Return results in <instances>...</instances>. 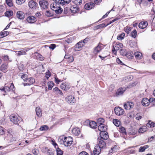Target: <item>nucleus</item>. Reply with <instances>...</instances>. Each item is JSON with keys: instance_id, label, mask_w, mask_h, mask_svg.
I'll use <instances>...</instances> for the list:
<instances>
[{"instance_id": "obj_12", "label": "nucleus", "mask_w": 155, "mask_h": 155, "mask_svg": "<svg viewBox=\"0 0 155 155\" xmlns=\"http://www.w3.org/2000/svg\"><path fill=\"white\" fill-rule=\"evenodd\" d=\"M134 104L133 102H128L124 104V107L126 110H130L133 107Z\"/></svg>"}, {"instance_id": "obj_37", "label": "nucleus", "mask_w": 155, "mask_h": 155, "mask_svg": "<svg viewBox=\"0 0 155 155\" xmlns=\"http://www.w3.org/2000/svg\"><path fill=\"white\" fill-rule=\"evenodd\" d=\"M149 146L148 145H145L143 147H141L139 148V152H144L146 149L148 148Z\"/></svg>"}, {"instance_id": "obj_41", "label": "nucleus", "mask_w": 155, "mask_h": 155, "mask_svg": "<svg viewBox=\"0 0 155 155\" xmlns=\"http://www.w3.org/2000/svg\"><path fill=\"white\" fill-rule=\"evenodd\" d=\"M119 131L123 134H126L127 133L126 132V130L124 127H121L119 128Z\"/></svg>"}, {"instance_id": "obj_47", "label": "nucleus", "mask_w": 155, "mask_h": 155, "mask_svg": "<svg viewBox=\"0 0 155 155\" xmlns=\"http://www.w3.org/2000/svg\"><path fill=\"white\" fill-rule=\"evenodd\" d=\"M32 152L35 155H38L39 153V150L36 148H34L32 150Z\"/></svg>"}, {"instance_id": "obj_31", "label": "nucleus", "mask_w": 155, "mask_h": 155, "mask_svg": "<svg viewBox=\"0 0 155 155\" xmlns=\"http://www.w3.org/2000/svg\"><path fill=\"white\" fill-rule=\"evenodd\" d=\"M113 122L114 124L117 127L119 126L121 124L120 122L118 119H114Z\"/></svg>"}, {"instance_id": "obj_58", "label": "nucleus", "mask_w": 155, "mask_h": 155, "mask_svg": "<svg viewBox=\"0 0 155 155\" xmlns=\"http://www.w3.org/2000/svg\"><path fill=\"white\" fill-rule=\"evenodd\" d=\"M38 56L39 57L38 59L39 60L42 61L44 60V58L40 54H38Z\"/></svg>"}, {"instance_id": "obj_42", "label": "nucleus", "mask_w": 155, "mask_h": 155, "mask_svg": "<svg viewBox=\"0 0 155 155\" xmlns=\"http://www.w3.org/2000/svg\"><path fill=\"white\" fill-rule=\"evenodd\" d=\"M124 36L125 34L122 33L117 36V39L118 40H121L124 39Z\"/></svg>"}, {"instance_id": "obj_7", "label": "nucleus", "mask_w": 155, "mask_h": 155, "mask_svg": "<svg viewBox=\"0 0 155 155\" xmlns=\"http://www.w3.org/2000/svg\"><path fill=\"white\" fill-rule=\"evenodd\" d=\"M10 119L11 121L15 124H18L19 121L18 117L14 114L11 115L10 116Z\"/></svg>"}, {"instance_id": "obj_34", "label": "nucleus", "mask_w": 155, "mask_h": 155, "mask_svg": "<svg viewBox=\"0 0 155 155\" xmlns=\"http://www.w3.org/2000/svg\"><path fill=\"white\" fill-rule=\"evenodd\" d=\"M48 90H51L53 87L54 85V83H53V81H51L48 83Z\"/></svg>"}, {"instance_id": "obj_62", "label": "nucleus", "mask_w": 155, "mask_h": 155, "mask_svg": "<svg viewBox=\"0 0 155 155\" xmlns=\"http://www.w3.org/2000/svg\"><path fill=\"white\" fill-rule=\"evenodd\" d=\"M56 47V45L54 44H51L49 46L50 48L52 50L54 49Z\"/></svg>"}, {"instance_id": "obj_15", "label": "nucleus", "mask_w": 155, "mask_h": 155, "mask_svg": "<svg viewBox=\"0 0 155 155\" xmlns=\"http://www.w3.org/2000/svg\"><path fill=\"white\" fill-rule=\"evenodd\" d=\"M62 89L64 91H67L70 88V86L67 83H62L61 85Z\"/></svg>"}, {"instance_id": "obj_27", "label": "nucleus", "mask_w": 155, "mask_h": 155, "mask_svg": "<svg viewBox=\"0 0 155 155\" xmlns=\"http://www.w3.org/2000/svg\"><path fill=\"white\" fill-rule=\"evenodd\" d=\"M27 50L25 49L23 50L18 51L17 53L18 55L20 56L21 55H24L26 54V53L27 51Z\"/></svg>"}, {"instance_id": "obj_22", "label": "nucleus", "mask_w": 155, "mask_h": 155, "mask_svg": "<svg viewBox=\"0 0 155 155\" xmlns=\"http://www.w3.org/2000/svg\"><path fill=\"white\" fill-rule=\"evenodd\" d=\"M106 125L104 124H99L98 129L101 132H102L106 131Z\"/></svg>"}, {"instance_id": "obj_39", "label": "nucleus", "mask_w": 155, "mask_h": 155, "mask_svg": "<svg viewBox=\"0 0 155 155\" xmlns=\"http://www.w3.org/2000/svg\"><path fill=\"white\" fill-rule=\"evenodd\" d=\"M127 52L126 49H121L120 51V54L123 56H125Z\"/></svg>"}, {"instance_id": "obj_51", "label": "nucleus", "mask_w": 155, "mask_h": 155, "mask_svg": "<svg viewBox=\"0 0 155 155\" xmlns=\"http://www.w3.org/2000/svg\"><path fill=\"white\" fill-rule=\"evenodd\" d=\"M149 103H150L153 105L155 104V98L153 97L150 98L149 99Z\"/></svg>"}, {"instance_id": "obj_29", "label": "nucleus", "mask_w": 155, "mask_h": 155, "mask_svg": "<svg viewBox=\"0 0 155 155\" xmlns=\"http://www.w3.org/2000/svg\"><path fill=\"white\" fill-rule=\"evenodd\" d=\"M90 127L92 128L95 129L97 127V124L95 121H91L90 123Z\"/></svg>"}, {"instance_id": "obj_43", "label": "nucleus", "mask_w": 155, "mask_h": 155, "mask_svg": "<svg viewBox=\"0 0 155 155\" xmlns=\"http://www.w3.org/2000/svg\"><path fill=\"white\" fill-rule=\"evenodd\" d=\"M131 36L133 38H135L137 35V31L136 30H134L131 32L130 34Z\"/></svg>"}, {"instance_id": "obj_6", "label": "nucleus", "mask_w": 155, "mask_h": 155, "mask_svg": "<svg viewBox=\"0 0 155 155\" xmlns=\"http://www.w3.org/2000/svg\"><path fill=\"white\" fill-rule=\"evenodd\" d=\"M66 100L68 103L71 104H73L75 101V97L72 95L67 96L66 97Z\"/></svg>"}, {"instance_id": "obj_25", "label": "nucleus", "mask_w": 155, "mask_h": 155, "mask_svg": "<svg viewBox=\"0 0 155 155\" xmlns=\"http://www.w3.org/2000/svg\"><path fill=\"white\" fill-rule=\"evenodd\" d=\"M101 43H99L98 45L94 48V53L97 54L100 52L102 49V47L99 45Z\"/></svg>"}, {"instance_id": "obj_52", "label": "nucleus", "mask_w": 155, "mask_h": 155, "mask_svg": "<svg viewBox=\"0 0 155 155\" xmlns=\"http://www.w3.org/2000/svg\"><path fill=\"white\" fill-rule=\"evenodd\" d=\"M28 78V76L26 74H23L21 76V78L23 79L25 82L26 81Z\"/></svg>"}, {"instance_id": "obj_33", "label": "nucleus", "mask_w": 155, "mask_h": 155, "mask_svg": "<svg viewBox=\"0 0 155 155\" xmlns=\"http://www.w3.org/2000/svg\"><path fill=\"white\" fill-rule=\"evenodd\" d=\"M126 56L127 58L129 59H132L133 58V53L130 51H127L126 53Z\"/></svg>"}, {"instance_id": "obj_36", "label": "nucleus", "mask_w": 155, "mask_h": 155, "mask_svg": "<svg viewBox=\"0 0 155 155\" xmlns=\"http://www.w3.org/2000/svg\"><path fill=\"white\" fill-rule=\"evenodd\" d=\"M60 5V4H58V3H56V2L55 3H51L50 5V7L51 9L52 10H54L55 7L57 6V5Z\"/></svg>"}, {"instance_id": "obj_19", "label": "nucleus", "mask_w": 155, "mask_h": 155, "mask_svg": "<svg viewBox=\"0 0 155 155\" xmlns=\"http://www.w3.org/2000/svg\"><path fill=\"white\" fill-rule=\"evenodd\" d=\"M149 100L147 98L142 99L141 103L142 105L145 106H147L149 105Z\"/></svg>"}, {"instance_id": "obj_3", "label": "nucleus", "mask_w": 155, "mask_h": 155, "mask_svg": "<svg viewBox=\"0 0 155 155\" xmlns=\"http://www.w3.org/2000/svg\"><path fill=\"white\" fill-rule=\"evenodd\" d=\"M39 5L41 9H45L48 7V2L45 0H41L39 2Z\"/></svg>"}, {"instance_id": "obj_40", "label": "nucleus", "mask_w": 155, "mask_h": 155, "mask_svg": "<svg viewBox=\"0 0 155 155\" xmlns=\"http://www.w3.org/2000/svg\"><path fill=\"white\" fill-rule=\"evenodd\" d=\"M106 26V25L105 23H102L100 25H97L96 26V28L97 29H98L99 28H104Z\"/></svg>"}, {"instance_id": "obj_63", "label": "nucleus", "mask_w": 155, "mask_h": 155, "mask_svg": "<svg viewBox=\"0 0 155 155\" xmlns=\"http://www.w3.org/2000/svg\"><path fill=\"white\" fill-rule=\"evenodd\" d=\"M142 118V116L138 114H137V117H136V119L137 120H139Z\"/></svg>"}, {"instance_id": "obj_45", "label": "nucleus", "mask_w": 155, "mask_h": 155, "mask_svg": "<svg viewBox=\"0 0 155 155\" xmlns=\"http://www.w3.org/2000/svg\"><path fill=\"white\" fill-rule=\"evenodd\" d=\"M48 129V127L46 125L42 126L40 128V130L41 131L46 130Z\"/></svg>"}, {"instance_id": "obj_50", "label": "nucleus", "mask_w": 155, "mask_h": 155, "mask_svg": "<svg viewBox=\"0 0 155 155\" xmlns=\"http://www.w3.org/2000/svg\"><path fill=\"white\" fill-rule=\"evenodd\" d=\"M7 4L9 6H12V0H5Z\"/></svg>"}, {"instance_id": "obj_61", "label": "nucleus", "mask_w": 155, "mask_h": 155, "mask_svg": "<svg viewBox=\"0 0 155 155\" xmlns=\"http://www.w3.org/2000/svg\"><path fill=\"white\" fill-rule=\"evenodd\" d=\"M2 33L4 37L7 36L9 34V32L7 31H3L2 32Z\"/></svg>"}, {"instance_id": "obj_53", "label": "nucleus", "mask_w": 155, "mask_h": 155, "mask_svg": "<svg viewBox=\"0 0 155 155\" xmlns=\"http://www.w3.org/2000/svg\"><path fill=\"white\" fill-rule=\"evenodd\" d=\"M45 14L48 17L51 16L53 15L50 12V11L48 10L46 11Z\"/></svg>"}, {"instance_id": "obj_35", "label": "nucleus", "mask_w": 155, "mask_h": 155, "mask_svg": "<svg viewBox=\"0 0 155 155\" xmlns=\"http://www.w3.org/2000/svg\"><path fill=\"white\" fill-rule=\"evenodd\" d=\"M56 150L57 152V155H63V151L59 147H57Z\"/></svg>"}, {"instance_id": "obj_44", "label": "nucleus", "mask_w": 155, "mask_h": 155, "mask_svg": "<svg viewBox=\"0 0 155 155\" xmlns=\"http://www.w3.org/2000/svg\"><path fill=\"white\" fill-rule=\"evenodd\" d=\"M147 130V127H140L139 130V132L140 133H143L146 131Z\"/></svg>"}, {"instance_id": "obj_26", "label": "nucleus", "mask_w": 155, "mask_h": 155, "mask_svg": "<svg viewBox=\"0 0 155 155\" xmlns=\"http://www.w3.org/2000/svg\"><path fill=\"white\" fill-rule=\"evenodd\" d=\"M7 66L6 64H4L1 65L0 67V70L4 72H6L7 71Z\"/></svg>"}, {"instance_id": "obj_60", "label": "nucleus", "mask_w": 155, "mask_h": 155, "mask_svg": "<svg viewBox=\"0 0 155 155\" xmlns=\"http://www.w3.org/2000/svg\"><path fill=\"white\" fill-rule=\"evenodd\" d=\"M52 144L54 145L55 149H56L57 147H58L57 143H55L54 141L52 140Z\"/></svg>"}, {"instance_id": "obj_24", "label": "nucleus", "mask_w": 155, "mask_h": 155, "mask_svg": "<svg viewBox=\"0 0 155 155\" xmlns=\"http://www.w3.org/2000/svg\"><path fill=\"white\" fill-rule=\"evenodd\" d=\"M72 133L76 136L78 135L80 133V129L78 128H74L72 130Z\"/></svg>"}, {"instance_id": "obj_49", "label": "nucleus", "mask_w": 155, "mask_h": 155, "mask_svg": "<svg viewBox=\"0 0 155 155\" xmlns=\"http://www.w3.org/2000/svg\"><path fill=\"white\" fill-rule=\"evenodd\" d=\"M25 0H16V3L18 5H21L24 3Z\"/></svg>"}, {"instance_id": "obj_2", "label": "nucleus", "mask_w": 155, "mask_h": 155, "mask_svg": "<svg viewBox=\"0 0 155 155\" xmlns=\"http://www.w3.org/2000/svg\"><path fill=\"white\" fill-rule=\"evenodd\" d=\"M62 140H63L64 145L66 147L70 146L73 141L72 137H64V139L62 137Z\"/></svg>"}, {"instance_id": "obj_38", "label": "nucleus", "mask_w": 155, "mask_h": 155, "mask_svg": "<svg viewBox=\"0 0 155 155\" xmlns=\"http://www.w3.org/2000/svg\"><path fill=\"white\" fill-rule=\"evenodd\" d=\"M82 2V0H73L72 2L74 3L76 5H81Z\"/></svg>"}, {"instance_id": "obj_55", "label": "nucleus", "mask_w": 155, "mask_h": 155, "mask_svg": "<svg viewBox=\"0 0 155 155\" xmlns=\"http://www.w3.org/2000/svg\"><path fill=\"white\" fill-rule=\"evenodd\" d=\"M5 133L4 129L0 126V135H2Z\"/></svg>"}, {"instance_id": "obj_57", "label": "nucleus", "mask_w": 155, "mask_h": 155, "mask_svg": "<svg viewBox=\"0 0 155 155\" xmlns=\"http://www.w3.org/2000/svg\"><path fill=\"white\" fill-rule=\"evenodd\" d=\"M47 153V155H54L52 151L50 149L48 150Z\"/></svg>"}, {"instance_id": "obj_8", "label": "nucleus", "mask_w": 155, "mask_h": 155, "mask_svg": "<svg viewBox=\"0 0 155 155\" xmlns=\"http://www.w3.org/2000/svg\"><path fill=\"white\" fill-rule=\"evenodd\" d=\"M97 140L98 144H97V145L101 149L106 146V143L104 140L100 139L99 137L98 138Z\"/></svg>"}, {"instance_id": "obj_18", "label": "nucleus", "mask_w": 155, "mask_h": 155, "mask_svg": "<svg viewBox=\"0 0 155 155\" xmlns=\"http://www.w3.org/2000/svg\"><path fill=\"white\" fill-rule=\"evenodd\" d=\"M17 17L20 19H22L25 18L24 13L21 11H18L16 14Z\"/></svg>"}, {"instance_id": "obj_20", "label": "nucleus", "mask_w": 155, "mask_h": 155, "mask_svg": "<svg viewBox=\"0 0 155 155\" xmlns=\"http://www.w3.org/2000/svg\"><path fill=\"white\" fill-rule=\"evenodd\" d=\"M148 25V23L146 21H142L139 24V27L140 28L144 29Z\"/></svg>"}, {"instance_id": "obj_1", "label": "nucleus", "mask_w": 155, "mask_h": 155, "mask_svg": "<svg viewBox=\"0 0 155 155\" xmlns=\"http://www.w3.org/2000/svg\"><path fill=\"white\" fill-rule=\"evenodd\" d=\"M2 91H4L7 93L9 91L14 92L15 91V86L13 83H7L5 84L4 87L2 88H0Z\"/></svg>"}, {"instance_id": "obj_48", "label": "nucleus", "mask_w": 155, "mask_h": 155, "mask_svg": "<svg viewBox=\"0 0 155 155\" xmlns=\"http://www.w3.org/2000/svg\"><path fill=\"white\" fill-rule=\"evenodd\" d=\"M63 10L62 9L59 7L57 10H56V11H55L56 13L57 14H61Z\"/></svg>"}, {"instance_id": "obj_13", "label": "nucleus", "mask_w": 155, "mask_h": 155, "mask_svg": "<svg viewBox=\"0 0 155 155\" xmlns=\"http://www.w3.org/2000/svg\"><path fill=\"white\" fill-rule=\"evenodd\" d=\"M101 148H100V147L96 145L95 146L94 150V155H99L101 153Z\"/></svg>"}, {"instance_id": "obj_59", "label": "nucleus", "mask_w": 155, "mask_h": 155, "mask_svg": "<svg viewBox=\"0 0 155 155\" xmlns=\"http://www.w3.org/2000/svg\"><path fill=\"white\" fill-rule=\"evenodd\" d=\"M116 61L117 62L118 64L122 65L124 64L123 62L120 61V60L118 58H117Z\"/></svg>"}, {"instance_id": "obj_5", "label": "nucleus", "mask_w": 155, "mask_h": 155, "mask_svg": "<svg viewBox=\"0 0 155 155\" xmlns=\"http://www.w3.org/2000/svg\"><path fill=\"white\" fill-rule=\"evenodd\" d=\"M114 110L115 114L118 116L123 114L124 112V110L119 107H115Z\"/></svg>"}, {"instance_id": "obj_30", "label": "nucleus", "mask_w": 155, "mask_h": 155, "mask_svg": "<svg viewBox=\"0 0 155 155\" xmlns=\"http://www.w3.org/2000/svg\"><path fill=\"white\" fill-rule=\"evenodd\" d=\"M147 126L151 128L155 126V123L150 120H149L148 123L147 124Z\"/></svg>"}, {"instance_id": "obj_14", "label": "nucleus", "mask_w": 155, "mask_h": 155, "mask_svg": "<svg viewBox=\"0 0 155 155\" xmlns=\"http://www.w3.org/2000/svg\"><path fill=\"white\" fill-rule=\"evenodd\" d=\"M126 90V89L125 88H120L117 90L116 93V96L118 97L119 96L122 95Z\"/></svg>"}, {"instance_id": "obj_54", "label": "nucleus", "mask_w": 155, "mask_h": 155, "mask_svg": "<svg viewBox=\"0 0 155 155\" xmlns=\"http://www.w3.org/2000/svg\"><path fill=\"white\" fill-rule=\"evenodd\" d=\"M0 123L2 125H5L6 124V121L4 118H2L0 120Z\"/></svg>"}, {"instance_id": "obj_4", "label": "nucleus", "mask_w": 155, "mask_h": 155, "mask_svg": "<svg viewBox=\"0 0 155 155\" xmlns=\"http://www.w3.org/2000/svg\"><path fill=\"white\" fill-rule=\"evenodd\" d=\"M29 7L32 10H35L38 6V3L34 0L30 1L28 3Z\"/></svg>"}, {"instance_id": "obj_23", "label": "nucleus", "mask_w": 155, "mask_h": 155, "mask_svg": "<svg viewBox=\"0 0 155 155\" xmlns=\"http://www.w3.org/2000/svg\"><path fill=\"white\" fill-rule=\"evenodd\" d=\"M35 111L37 116L39 117H41L42 116L41 110L40 107H37L36 108Z\"/></svg>"}, {"instance_id": "obj_10", "label": "nucleus", "mask_w": 155, "mask_h": 155, "mask_svg": "<svg viewBox=\"0 0 155 155\" xmlns=\"http://www.w3.org/2000/svg\"><path fill=\"white\" fill-rule=\"evenodd\" d=\"M84 45V44L82 43V41L78 43L74 46V50L76 51H78L81 49L82 48Z\"/></svg>"}, {"instance_id": "obj_46", "label": "nucleus", "mask_w": 155, "mask_h": 155, "mask_svg": "<svg viewBox=\"0 0 155 155\" xmlns=\"http://www.w3.org/2000/svg\"><path fill=\"white\" fill-rule=\"evenodd\" d=\"M104 119L103 118H99L97 120V122L98 124H103V123H104Z\"/></svg>"}, {"instance_id": "obj_17", "label": "nucleus", "mask_w": 155, "mask_h": 155, "mask_svg": "<svg viewBox=\"0 0 155 155\" xmlns=\"http://www.w3.org/2000/svg\"><path fill=\"white\" fill-rule=\"evenodd\" d=\"M26 20L28 22L31 23H34L36 22L37 20L36 18L32 16H30L28 17Z\"/></svg>"}, {"instance_id": "obj_16", "label": "nucleus", "mask_w": 155, "mask_h": 155, "mask_svg": "<svg viewBox=\"0 0 155 155\" xmlns=\"http://www.w3.org/2000/svg\"><path fill=\"white\" fill-rule=\"evenodd\" d=\"M95 6L93 2H89L86 4L84 5V8L86 9H92Z\"/></svg>"}, {"instance_id": "obj_21", "label": "nucleus", "mask_w": 155, "mask_h": 155, "mask_svg": "<svg viewBox=\"0 0 155 155\" xmlns=\"http://www.w3.org/2000/svg\"><path fill=\"white\" fill-rule=\"evenodd\" d=\"M53 91L55 93V94L58 95H63V94L62 91L59 89L57 87H55L53 89Z\"/></svg>"}, {"instance_id": "obj_9", "label": "nucleus", "mask_w": 155, "mask_h": 155, "mask_svg": "<svg viewBox=\"0 0 155 155\" xmlns=\"http://www.w3.org/2000/svg\"><path fill=\"white\" fill-rule=\"evenodd\" d=\"M35 79L32 77H30L27 78L25 81L26 83H24V85H30L33 84L35 82Z\"/></svg>"}, {"instance_id": "obj_11", "label": "nucleus", "mask_w": 155, "mask_h": 155, "mask_svg": "<svg viewBox=\"0 0 155 155\" xmlns=\"http://www.w3.org/2000/svg\"><path fill=\"white\" fill-rule=\"evenodd\" d=\"M99 134L100 136V139H102L103 140H107L109 138L108 133L106 131L100 132Z\"/></svg>"}, {"instance_id": "obj_64", "label": "nucleus", "mask_w": 155, "mask_h": 155, "mask_svg": "<svg viewBox=\"0 0 155 155\" xmlns=\"http://www.w3.org/2000/svg\"><path fill=\"white\" fill-rule=\"evenodd\" d=\"M78 155H88V154L85 151H82Z\"/></svg>"}, {"instance_id": "obj_28", "label": "nucleus", "mask_w": 155, "mask_h": 155, "mask_svg": "<svg viewBox=\"0 0 155 155\" xmlns=\"http://www.w3.org/2000/svg\"><path fill=\"white\" fill-rule=\"evenodd\" d=\"M13 11L11 10L6 11L5 13V16L8 17L12 16L13 15Z\"/></svg>"}, {"instance_id": "obj_32", "label": "nucleus", "mask_w": 155, "mask_h": 155, "mask_svg": "<svg viewBox=\"0 0 155 155\" xmlns=\"http://www.w3.org/2000/svg\"><path fill=\"white\" fill-rule=\"evenodd\" d=\"M134 55L137 59H140L141 58L142 54L140 52L137 51L135 53Z\"/></svg>"}, {"instance_id": "obj_56", "label": "nucleus", "mask_w": 155, "mask_h": 155, "mask_svg": "<svg viewBox=\"0 0 155 155\" xmlns=\"http://www.w3.org/2000/svg\"><path fill=\"white\" fill-rule=\"evenodd\" d=\"M71 0H62V5H63L65 3H69Z\"/></svg>"}]
</instances>
